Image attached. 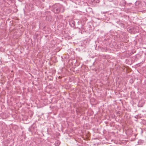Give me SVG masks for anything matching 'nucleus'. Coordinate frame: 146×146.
Instances as JSON below:
<instances>
[{
	"label": "nucleus",
	"instance_id": "8",
	"mask_svg": "<svg viewBox=\"0 0 146 146\" xmlns=\"http://www.w3.org/2000/svg\"><path fill=\"white\" fill-rule=\"evenodd\" d=\"M145 125H146V123H145Z\"/></svg>",
	"mask_w": 146,
	"mask_h": 146
},
{
	"label": "nucleus",
	"instance_id": "5",
	"mask_svg": "<svg viewBox=\"0 0 146 146\" xmlns=\"http://www.w3.org/2000/svg\"><path fill=\"white\" fill-rule=\"evenodd\" d=\"M62 17L61 16H59V17L58 16H57V18L58 19H61L62 18Z\"/></svg>",
	"mask_w": 146,
	"mask_h": 146
},
{
	"label": "nucleus",
	"instance_id": "3",
	"mask_svg": "<svg viewBox=\"0 0 146 146\" xmlns=\"http://www.w3.org/2000/svg\"><path fill=\"white\" fill-rule=\"evenodd\" d=\"M144 143V141L141 140H139L138 141V143L139 145H142Z\"/></svg>",
	"mask_w": 146,
	"mask_h": 146
},
{
	"label": "nucleus",
	"instance_id": "7",
	"mask_svg": "<svg viewBox=\"0 0 146 146\" xmlns=\"http://www.w3.org/2000/svg\"><path fill=\"white\" fill-rule=\"evenodd\" d=\"M96 3H99V0H96Z\"/></svg>",
	"mask_w": 146,
	"mask_h": 146
},
{
	"label": "nucleus",
	"instance_id": "2",
	"mask_svg": "<svg viewBox=\"0 0 146 146\" xmlns=\"http://www.w3.org/2000/svg\"><path fill=\"white\" fill-rule=\"evenodd\" d=\"M70 25L73 27H74L75 26V22L73 20H71L69 22Z\"/></svg>",
	"mask_w": 146,
	"mask_h": 146
},
{
	"label": "nucleus",
	"instance_id": "4",
	"mask_svg": "<svg viewBox=\"0 0 146 146\" xmlns=\"http://www.w3.org/2000/svg\"><path fill=\"white\" fill-rule=\"evenodd\" d=\"M122 5L123 6H124L126 4V1L125 0H123L122 1Z\"/></svg>",
	"mask_w": 146,
	"mask_h": 146
},
{
	"label": "nucleus",
	"instance_id": "6",
	"mask_svg": "<svg viewBox=\"0 0 146 146\" xmlns=\"http://www.w3.org/2000/svg\"><path fill=\"white\" fill-rule=\"evenodd\" d=\"M140 103V102H139L138 106H139V107H142L143 106V105H141L139 104Z\"/></svg>",
	"mask_w": 146,
	"mask_h": 146
},
{
	"label": "nucleus",
	"instance_id": "1",
	"mask_svg": "<svg viewBox=\"0 0 146 146\" xmlns=\"http://www.w3.org/2000/svg\"><path fill=\"white\" fill-rule=\"evenodd\" d=\"M64 11V9L63 7L59 4L56 6L54 5L53 7V11L55 13H62Z\"/></svg>",
	"mask_w": 146,
	"mask_h": 146
}]
</instances>
